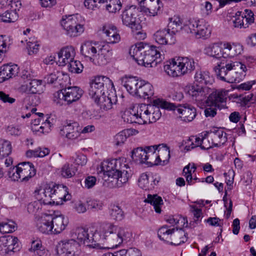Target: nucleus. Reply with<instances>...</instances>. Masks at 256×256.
Here are the masks:
<instances>
[{
    "mask_svg": "<svg viewBox=\"0 0 256 256\" xmlns=\"http://www.w3.org/2000/svg\"><path fill=\"white\" fill-rule=\"evenodd\" d=\"M173 228L165 225L160 228L158 231V236L159 238L168 243L170 241Z\"/></svg>",
    "mask_w": 256,
    "mask_h": 256,
    "instance_id": "a19ab883",
    "label": "nucleus"
},
{
    "mask_svg": "<svg viewBox=\"0 0 256 256\" xmlns=\"http://www.w3.org/2000/svg\"><path fill=\"white\" fill-rule=\"evenodd\" d=\"M228 92V90L224 89L216 90L209 95L206 101V104L208 106H218L220 109L224 108Z\"/></svg>",
    "mask_w": 256,
    "mask_h": 256,
    "instance_id": "ddd939ff",
    "label": "nucleus"
},
{
    "mask_svg": "<svg viewBox=\"0 0 256 256\" xmlns=\"http://www.w3.org/2000/svg\"><path fill=\"white\" fill-rule=\"evenodd\" d=\"M233 26L239 28H246L248 26L246 22H244V18L242 16V12H237L232 19Z\"/></svg>",
    "mask_w": 256,
    "mask_h": 256,
    "instance_id": "09e8293b",
    "label": "nucleus"
},
{
    "mask_svg": "<svg viewBox=\"0 0 256 256\" xmlns=\"http://www.w3.org/2000/svg\"><path fill=\"white\" fill-rule=\"evenodd\" d=\"M133 112H128L125 114L123 116L124 120L128 124H138V117L136 114L134 110Z\"/></svg>",
    "mask_w": 256,
    "mask_h": 256,
    "instance_id": "0e129e2a",
    "label": "nucleus"
},
{
    "mask_svg": "<svg viewBox=\"0 0 256 256\" xmlns=\"http://www.w3.org/2000/svg\"><path fill=\"white\" fill-rule=\"evenodd\" d=\"M82 94V90L79 88L68 87L56 92L54 94V101L60 105H63L64 102L70 104L78 100Z\"/></svg>",
    "mask_w": 256,
    "mask_h": 256,
    "instance_id": "9b49d317",
    "label": "nucleus"
},
{
    "mask_svg": "<svg viewBox=\"0 0 256 256\" xmlns=\"http://www.w3.org/2000/svg\"><path fill=\"white\" fill-rule=\"evenodd\" d=\"M166 34L164 28L157 30L154 34L153 38L156 42L162 45H166Z\"/></svg>",
    "mask_w": 256,
    "mask_h": 256,
    "instance_id": "6e6d98bb",
    "label": "nucleus"
},
{
    "mask_svg": "<svg viewBox=\"0 0 256 256\" xmlns=\"http://www.w3.org/2000/svg\"><path fill=\"white\" fill-rule=\"evenodd\" d=\"M21 6L19 0H0V9L2 10H18Z\"/></svg>",
    "mask_w": 256,
    "mask_h": 256,
    "instance_id": "4c0bfd02",
    "label": "nucleus"
},
{
    "mask_svg": "<svg viewBox=\"0 0 256 256\" xmlns=\"http://www.w3.org/2000/svg\"><path fill=\"white\" fill-rule=\"evenodd\" d=\"M160 146H147V157L146 161V164H148V166H156L160 164V160L158 152L157 149Z\"/></svg>",
    "mask_w": 256,
    "mask_h": 256,
    "instance_id": "cd10ccee",
    "label": "nucleus"
},
{
    "mask_svg": "<svg viewBox=\"0 0 256 256\" xmlns=\"http://www.w3.org/2000/svg\"><path fill=\"white\" fill-rule=\"evenodd\" d=\"M195 68L192 58L176 56L166 62L164 66V72L170 76L177 78L190 73Z\"/></svg>",
    "mask_w": 256,
    "mask_h": 256,
    "instance_id": "6e6552de",
    "label": "nucleus"
},
{
    "mask_svg": "<svg viewBox=\"0 0 256 256\" xmlns=\"http://www.w3.org/2000/svg\"><path fill=\"white\" fill-rule=\"evenodd\" d=\"M52 232L54 234H59L64 230L68 224V220L63 214H51Z\"/></svg>",
    "mask_w": 256,
    "mask_h": 256,
    "instance_id": "5701e85b",
    "label": "nucleus"
},
{
    "mask_svg": "<svg viewBox=\"0 0 256 256\" xmlns=\"http://www.w3.org/2000/svg\"><path fill=\"white\" fill-rule=\"evenodd\" d=\"M88 94L101 109L108 110L116 104L117 96L112 81L104 76H95L90 82Z\"/></svg>",
    "mask_w": 256,
    "mask_h": 256,
    "instance_id": "f03ea898",
    "label": "nucleus"
},
{
    "mask_svg": "<svg viewBox=\"0 0 256 256\" xmlns=\"http://www.w3.org/2000/svg\"><path fill=\"white\" fill-rule=\"evenodd\" d=\"M12 150V144L10 141L0 139V160L10 154Z\"/></svg>",
    "mask_w": 256,
    "mask_h": 256,
    "instance_id": "37998d69",
    "label": "nucleus"
},
{
    "mask_svg": "<svg viewBox=\"0 0 256 256\" xmlns=\"http://www.w3.org/2000/svg\"><path fill=\"white\" fill-rule=\"evenodd\" d=\"M51 214H42L35 218L36 226L37 230L44 234L53 233L52 224Z\"/></svg>",
    "mask_w": 256,
    "mask_h": 256,
    "instance_id": "f3484780",
    "label": "nucleus"
},
{
    "mask_svg": "<svg viewBox=\"0 0 256 256\" xmlns=\"http://www.w3.org/2000/svg\"><path fill=\"white\" fill-rule=\"evenodd\" d=\"M106 2V0H85L84 4L86 8L91 10L98 8L100 4Z\"/></svg>",
    "mask_w": 256,
    "mask_h": 256,
    "instance_id": "bf43d9fd",
    "label": "nucleus"
},
{
    "mask_svg": "<svg viewBox=\"0 0 256 256\" xmlns=\"http://www.w3.org/2000/svg\"><path fill=\"white\" fill-rule=\"evenodd\" d=\"M212 138L215 146L224 144L227 140L226 134L222 129H218L211 132Z\"/></svg>",
    "mask_w": 256,
    "mask_h": 256,
    "instance_id": "f704fd0d",
    "label": "nucleus"
},
{
    "mask_svg": "<svg viewBox=\"0 0 256 256\" xmlns=\"http://www.w3.org/2000/svg\"><path fill=\"white\" fill-rule=\"evenodd\" d=\"M142 80L138 79L136 76H125L121 78L122 84L130 94L136 96L141 86Z\"/></svg>",
    "mask_w": 256,
    "mask_h": 256,
    "instance_id": "aec40b11",
    "label": "nucleus"
},
{
    "mask_svg": "<svg viewBox=\"0 0 256 256\" xmlns=\"http://www.w3.org/2000/svg\"><path fill=\"white\" fill-rule=\"evenodd\" d=\"M167 28L175 34L183 30L188 34H192L197 38H206L210 36L212 32L210 25L204 18L190 20L182 26L181 18L176 16L168 18Z\"/></svg>",
    "mask_w": 256,
    "mask_h": 256,
    "instance_id": "20e7f679",
    "label": "nucleus"
},
{
    "mask_svg": "<svg viewBox=\"0 0 256 256\" xmlns=\"http://www.w3.org/2000/svg\"><path fill=\"white\" fill-rule=\"evenodd\" d=\"M184 91L193 100L200 102L205 98L208 94L209 89L208 87L194 83L186 86Z\"/></svg>",
    "mask_w": 256,
    "mask_h": 256,
    "instance_id": "4468645a",
    "label": "nucleus"
},
{
    "mask_svg": "<svg viewBox=\"0 0 256 256\" xmlns=\"http://www.w3.org/2000/svg\"><path fill=\"white\" fill-rule=\"evenodd\" d=\"M30 82L31 87L30 94H40L42 92V81L41 80L32 79Z\"/></svg>",
    "mask_w": 256,
    "mask_h": 256,
    "instance_id": "4d7b16f0",
    "label": "nucleus"
},
{
    "mask_svg": "<svg viewBox=\"0 0 256 256\" xmlns=\"http://www.w3.org/2000/svg\"><path fill=\"white\" fill-rule=\"evenodd\" d=\"M17 166L21 182H26L36 174V170L34 165L30 162L20 163Z\"/></svg>",
    "mask_w": 256,
    "mask_h": 256,
    "instance_id": "4be33fe9",
    "label": "nucleus"
},
{
    "mask_svg": "<svg viewBox=\"0 0 256 256\" xmlns=\"http://www.w3.org/2000/svg\"><path fill=\"white\" fill-rule=\"evenodd\" d=\"M86 202L82 200H78L74 202V210L75 212L78 214H83L86 212Z\"/></svg>",
    "mask_w": 256,
    "mask_h": 256,
    "instance_id": "052dcab7",
    "label": "nucleus"
},
{
    "mask_svg": "<svg viewBox=\"0 0 256 256\" xmlns=\"http://www.w3.org/2000/svg\"><path fill=\"white\" fill-rule=\"evenodd\" d=\"M138 4L150 16H155L160 12L163 4L160 0H137Z\"/></svg>",
    "mask_w": 256,
    "mask_h": 256,
    "instance_id": "a211bd4d",
    "label": "nucleus"
},
{
    "mask_svg": "<svg viewBox=\"0 0 256 256\" xmlns=\"http://www.w3.org/2000/svg\"><path fill=\"white\" fill-rule=\"evenodd\" d=\"M147 157V146L143 149L142 148H138L134 149L132 152V158L134 161L142 164L145 163Z\"/></svg>",
    "mask_w": 256,
    "mask_h": 256,
    "instance_id": "c9c22d12",
    "label": "nucleus"
},
{
    "mask_svg": "<svg viewBox=\"0 0 256 256\" xmlns=\"http://www.w3.org/2000/svg\"><path fill=\"white\" fill-rule=\"evenodd\" d=\"M74 234L78 241V244H84L88 246H92L95 245L94 242H96L94 240L95 232L92 234V236H90L88 230L83 228H77L74 232Z\"/></svg>",
    "mask_w": 256,
    "mask_h": 256,
    "instance_id": "b1692460",
    "label": "nucleus"
},
{
    "mask_svg": "<svg viewBox=\"0 0 256 256\" xmlns=\"http://www.w3.org/2000/svg\"><path fill=\"white\" fill-rule=\"evenodd\" d=\"M8 178L12 181L20 180V172L18 170V166L10 168L8 172Z\"/></svg>",
    "mask_w": 256,
    "mask_h": 256,
    "instance_id": "774afa93",
    "label": "nucleus"
},
{
    "mask_svg": "<svg viewBox=\"0 0 256 256\" xmlns=\"http://www.w3.org/2000/svg\"><path fill=\"white\" fill-rule=\"evenodd\" d=\"M19 68L16 64H4L0 68V83L12 78L18 72Z\"/></svg>",
    "mask_w": 256,
    "mask_h": 256,
    "instance_id": "bb28decb",
    "label": "nucleus"
},
{
    "mask_svg": "<svg viewBox=\"0 0 256 256\" xmlns=\"http://www.w3.org/2000/svg\"><path fill=\"white\" fill-rule=\"evenodd\" d=\"M206 54L216 59L224 58V46L222 42H212L207 44L204 48Z\"/></svg>",
    "mask_w": 256,
    "mask_h": 256,
    "instance_id": "393cba45",
    "label": "nucleus"
},
{
    "mask_svg": "<svg viewBox=\"0 0 256 256\" xmlns=\"http://www.w3.org/2000/svg\"><path fill=\"white\" fill-rule=\"evenodd\" d=\"M146 201L153 206L156 212L158 214L161 212L162 206L164 203L160 196L157 195H148Z\"/></svg>",
    "mask_w": 256,
    "mask_h": 256,
    "instance_id": "79ce46f5",
    "label": "nucleus"
},
{
    "mask_svg": "<svg viewBox=\"0 0 256 256\" xmlns=\"http://www.w3.org/2000/svg\"><path fill=\"white\" fill-rule=\"evenodd\" d=\"M166 34V44H173L176 42V36L174 32L170 29L164 28Z\"/></svg>",
    "mask_w": 256,
    "mask_h": 256,
    "instance_id": "338daca9",
    "label": "nucleus"
},
{
    "mask_svg": "<svg viewBox=\"0 0 256 256\" xmlns=\"http://www.w3.org/2000/svg\"><path fill=\"white\" fill-rule=\"evenodd\" d=\"M155 102L162 106L164 109L172 110L174 114L185 122L192 121L196 115V110L194 107L187 104H176L168 102L162 99H158Z\"/></svg>",
    "mask_w": 256,
    "mask_h": 256,
    "instance_id": "9d476101",
    "label": "nucleus"
},
{
    "mask_svg": "<svg viewBox=\"0 0 256 256\" xmlns=\"http://www.w3.org/2000/svg\"><path fill=\"white\" fill-rule=\"evenodd\" d=\"M154 95V88L149 82L142 80L136 96L144 99H150Z\"/></svg>",
    "mask_w": 256,
    "mask_h": 256,
    "instance_id": "c85d7f7f",
    "label": "nucleus"
},
{
    "mask_svg": "<svg viewBox=\"0 0 256 256\" xmlns=\"http://www.w3.org/2000/svg\"><path fill=\"white\" fill-rule=\"evenodd\" d=\"M26 48L30 55L36 54L40 48V44L35 38H30L26 40Z\"/></svg>",
    "mask_w": 256,
    "mask_h": 256,
    "instance_id": "a18cd8bd",
    "label": "nucleus"
},
{
    "mask_svg": "<svg viewBox=\"0 0 256 256\" xmlns=\"http://www.w3.org/2000/svg\"><path fill=\"white\" fill-rule=\"evenodd\" d=\"M18 239L11 236L0 238V254L4 255L9 252H15L18 247Z\"/></svg>",
    "mask_w": 256,
    "mask_h": 256,
    "instance_id": "6ab92c4d",
    "label": "nucleus"
},
{
    "mask_svg": "<svg viewBox=\"0 0 256 256\" xmlns=\"http://www.w3.org/2000/svg\"><path fill=\"white\" fill-rule=\"evenodd\" d=\"M242 16L244 19H246V22L249 27L250 25L252 24L254 22V15L253 12L248 9H246L242 12Z\"/></svg>",
    "mask_w": 256,
    "mask_h": 256,
    "instance_id": "680f3d73",
    "label": "nucleus"
},
{
    "mask_svg": "<svg viewBox=\"0 0 256 256\" xmlns=\"http://www.w3.org/2000/svg\"><path fill=\"white\" fill-rule=\"evenodd\" d=\"M50 150L46 148H38L34 150H29L26 152L28 158H43L50 154Z\"/></svg>",
    "mask_w": 256,
    "mask_h": 256,
    "instance_id": "ea45409f",
    "label": "nucleus"
},
{
    "mask_svg": "<svg viewBox=\"0 0 256 256\" xmlns=\"http://www.w3.org/2000/svg\"><path fill=\"white\" fill-rule=\"evenodd\" d=\"M171 240L169 244L172 245L178 246L185 242L187 240L186 233L182 228H173V231L171 236Z\"/></svg>",
    "mask_w": 256,
    "mask_h": 256,
    "instance_id": "473e14b6",
    "label": "nucleus"
},
{
    "mask_svg": "<svg viewBox=\"0 0 256 256\" xmlns=\"http://www.w3.org/2000/svg\"><path fill=\"white\" fill-rule=\"evenodd\" d=\"M136 114L138 117V124H146L148 119V113L149 105L144 104H139L134 107Z\"/></svg>",
    "mask_w": 256,
    "mask_h": 256,
    "instance_id": "c756f323",
    "label": "nucleus"
},
{
    "mask_svg": "<svg viewBox=\"0 0 256 256\" xmlns=\"http://www.w3.org/2000/svg\"><path fill=\"white\" fill-rule=\"evenodd\" d=\"M58 64L60 66H65L74 58L76 50L72 46L62 48L58 53Z\"/></svg>",
    "mask_w": 256,
    "mask_h": 256,
    "instance_id": "412c9836",
    "label": "nucleus"
},
{
    "mask_svg": "<svg viewBox=\"0 0 256 256\" xmlns=\"http://www.w3.org/2000/svg\"><path fill=\"white\" fill-rule=\"evenodd\" d=\"M110 215L114 220H121L124 217L122 209L120 206L116 204L111 206Z\"/></svg>",
    "mask_w": 256,
    "mask_h": 256,
    "instance_id": "8fccbe9b",
    "label": "nucleus"
},
{
    "mask_svg": "<svg viewBox=\"0 0 256 256\" xmlns=\"http://www.w3.org/2000/svg\"><path fill=\"white\" fill-rule=\"evenodd\" d=\"M195 82L202 84H211L212 81V78L210 76V73L206 71H197L194 76Z\"/></svg>",
    "mask_w": 256,
    "mask_h": 256,
    "instance_id": "58836bf2",
    "label": "nucleus"
},
{
    "mask_svg": "<svg viewBox=\"0 0 256 256\" xmlns=\"http://www.w3.org/2000/svg\"><path fill=\"white\" fill-rule=\"evenodd\" d=\"M75 174V169L72 164H65L62 168L61 174L64 178H71Z\"/></svg>",
    "mask_w": 256,
    "mask_h": 256,
    "instance_id": "13d9d810",
    "label": "nucleus"
},
{
    "mask_svg": "<svg viewBox=\"0 0 256 256\" xmlns=\"http://www.w3.org/2000/svg\"><path fill=\"white\" fill-rule=\"evenodd\" d=\"M42 203L38 200L33 202L28 206V210L30 214H36L42 209Z\"/></svg>",
    "mask_w": 256,
    "mask_h": 256,
    "instance_id": "69168bd1",
    "label": "nucleus"
},
{
    "mask_svg": "<svg viewBox=\"0 0 256 256\" xmlns=\"http://www.w3.org/2000/svg\"><path fill=\"white\" fill-rule=\"evenodd\" d=\"M196 169V166L194 163L189 164L186 166L183 170V175L186 178L188 184L190 185L194 184L196 182H200L196 176H192Z\"/></svg>",
    "mask_w": 256,
    "mask_h": 256,
    "instance_id": "72a5a7b5",
    "label": "nucleus"
},
{
    "mask_svg": "<svg viewBox=\"0 0 256 256\" xmlns=\"http://www.w3.org/2000/svg\"><path fill=\"white\" fill-rule=\"evenodd\" d=\"M106 181L114 182V186L120 188L126 184L131 176V170L124 158L108 160L100 164Z\"/></svg>",
    "mask_w": 256,
    "mask_h": 256,
    "instance_id": "7ed1b4c3",
    "label": "nucleus"
},
{
    "mask_svg": "<svg viewBox=\"0 0 256 256\" xmlns=\"http://www.w3.org/2000/svg\"><path fill=\"white\" fill-rule=\"evenodd\" d=\"M122 4L120 0H110L106 4V10L112 13H115L120 10Z\"/></svg>",
    "mask_w": 256,
    "mask_h": 256,
    "instance_id": "5fc2aeb1",
    "label": "nucleus"
},
{
    "mask_svg": "<svg viewBox=\"0 0 256 256\" xmlns=\"http://www.w3.org/2000/svg\"><path fill=\"white\" fill-rule=\"evenodd\" d=\"M158 99L159 98H156L154 100L153 102L154 105L149 104L148 112L152 113V117H151L150 116H148V122H154L156 120H158L161 116L162 114L160 111V107H161L163 108H164L155 102L156 100Z\"/></svg>",
    "mask_w": 256,
    "mask_h": 256,
    "instance_id": "e433bc0d",
    "label": "nucleus"
},
{
    "mask_svg": "<svg viewBox=\"0 0 256 256\" xmlns=\"http://www.w3.org/2000/svg\"><path fill=\"white\" fill-rule=\"evenodd\" d=\"M202 142V138L192 136L185 142L184 149L188 151L196 147L200 146Z\"/></svg>",
    "mask_w": 256,
    "mask_h": 256,
    "instance_id": "c03bdc74",
    "label": "nucleus"
},
{
    "mask_svg": "<svg viewBox=\"0 0 256 256\" xmlns=\"http://www.w3.org/2000/svg\"><path fill=\"white\" fill-rule=\"evenodd\" d=\"M138 133L136 129H124L116 134L114 137V144L116 146H120L124 144L126 138Z\"/></svg>",
    "mask_w": 256,
    "mask_h": 256,
    "instance_id": "2f4dec72",
    "label": "nucleus"
},
{
    "mask_svg": "<svg viewBox=\"0 0 256 256\" xmlns=\"http://www.w3.org/2000/svg\"><path fill=\"white\" fill-rule=\"evenodd\" d=\"M138 14V8L135 6H132L126 8L121 14L123 24L130 28L132 32L134 30H142V28Z\"/></svg>",
    "mask_w": 256,
    "mask_h": 256,
    "instance_id": "f8f14e48",
    "label": "nucleus"
},
{
    "mask_svg": "<svg viewBox=\"0 0 256 256\" xmlns=\"http://www.w3.org/2000/svg\"><path fill=\"white\" fill-rule=\"evenodd\" d=\"M224 46V58H233L242 54L243 46L238 43L225 42Z\"/></svg>",
    "mask_w": 256,
    "mask_h": 256,
    "instance_id": "a878e982",
    "label": "nucleus"
},
{
    "mask_svg": "<svg viewBox=\"0 0 256 256\" xmlns=\"http://www.w3.org/2000/svg\"><path fill=\"white\" fill-rule=\"evenodd\" d=\"M67 64L68 70L72 73L80 74L83 70L84 67L80 62L74 58Z\"/></svg>",
    "mask_w": 256,
    "mask_h": 256,
    "instance_id": "603ef678",
    "label": "nucleus"
},
{
    "mask_svg": "<svg viewBox=\"0 0 256 256\" xmlns=\"http://www.w3.org/2000/svg\"><path fill=\"white\" fill-rule=\"evenodd\" d=\"M16 228V223L12 220L0 222V232L2 234L12 232Z\"/></svg>",
    "mask_w": 256,
    "mask_h": 256,
    "instance_id": "3c124183",
    "label": "nucleus"
},
{
    "mask_svg": "<svg viewBox=\"0 0 256 256\" xmlns=\"http://www.w3.org/2000/svg\"><path fill=\"white\" fill-rule=\"evenodd\" d=\"M157 151L158 152V154L160 160V164L164 165L167 164L170 158V149L166 146H164L162 148H158Z\"/></svg>",
    "mask_w": 256,
    "mask_h": 256,
    "instance_id": "864d4df0",
    "label": "nucleus"
},
{
    "mask_svg": "<svg viewBox=\"0 0 256 256\" xmlns=\"http://www.w3.org/2000/svg\"><path fill=\"white\" fill-rule=\"evenodd\" d=\"M138 185L142 189L146 190L149 188L148 176L146 174H142L138 180Z\"/></svg>",
    "mask_w": 256,
    "mask_h": 256,
    "instance_id": "e2e57ef3",
    "label": "nucleus"
},
{
    "mask_svg": "<svg viewBox=\"0 0 256 256\" xmlns=\"http://www.w3.org/2000/svg\"><path fill=\"white\" fill-rule=\"evenodd\" d=\"M48 185L46 184L36 188L34 192V196L37 200L44 204V200L46 198V194H49L50 192L48 189Z\"/></svg>",
    "mask_w": 256,
    "mask_h": 256,
    "instance_id": "de8ad7c7",
    "label": "nucleus"
},
{
    "mask_svg": "<svg viewBox=\"0 0 256 256\" xmlns=\"http://www.w3.org/2000/svg\"><path fill=\"white\" fill-rule=\"evenodd\" d=\"M131 236V234L125 229L105 222L96 230L94 240L98 242H106L112 248H116L124 242H127Z\"/></svg>",
    "mask_w": 256,
    "mask_h": 256,
    "instance_id": "39448f33",
    "label": "nucleus"
},
{
    "mask_svg": "<svg viewBox=\"0 0 256 256\" xmlns=\"http://www.w3.org/2000/svg\"><path fill=\"white\" fill-rule=\"evenodd\" d=\"M214 70L220 80L229 83H238L244 78L248 69L240 62L226 60L218 64Z\"/></svg>",
    "mask_w": 256,
    "mask_h": 256,
    "instance_id": "423d86ee",
    "label": "nucleus"
},
{
    "mask_svg": "<svg viewBox=\"0 0 256 256\" xmlns=\"http://www.w3.org/2000/svg\"><path fill=\"white\" fill-rule=\"evenodd\" d=\"M78 244L74 238L60 241L57 246L59 256H74Z\"/></svg>",
    "mask_w": 256,
    "mask_h": 256,
    "instance_id": "2eb2a0df",
    "label": "nucleus"
},
{
    "mask_svg": "<svg viewBox=\"0 0 256 256\" xmlns=\"http://www.w3.org/2000/svg\"><path fill=\"white\" fill-rule=\"evenodd\" d=\"M6 12L0 14V22H13L16 21L18 18V14L16 10H11V12H8L9 10H6Z\"/></svg>",
    "mask_w": 256,
    "mask_h": 256,
    "instance_id": "49530a36",
    "label": "nucleus"
},
{
    "mask_svg": "<svg viewBox=\"0 0 256 256\" xmlns=\"http://www.w3.org/2000/svg\"><path fill=\"white\" fill-rule=\"evenodd\" d=\"M92 129H60V134L69 140H75L80 137L82 134L91 132Z\"/></svg>",
    "mask_w": 256,
    "mask_h": 256,
    "instance_id": "7c9ffc66",
    "label": "nucleus"
},
{
    "mask_svg": "<svg viewBox=\"0 0 256 256\" xmlns=\"http://www.w3.org/2000/svg\"><path fill=\"white\" fill-rule=\"evenodd\" d=\"M130 54L138 64L146 67L152 66L154 62H160L161 54L154 46H149L143 42H139L131 46Z\"/></svg>",
    "mask_w": 256,
    "mask_h": 256,
    "instance_id": "0eeeda50",
    "label": "nucleus"
},
{
    "mask_svg": "<svg viewBox=\"0 0 256 256\" xmlns=\"http://www.w3.org/2000/svg\"><path fill=\"white\" fill-rule=\"evenodd\" d=\"M102 34L106 38V42L101 44L86 42L82 45L80 52L94 64H106L113 55L112 44H116L120 40L117 28L111 24H106L102 28Z\"/></svg>",
    "mask_w": 256,
    "mask_h": 256,
    "instance_id": "f257e3e1",
    "label": "nucleus"
},
{
    "mask_svg": "<svg viewBox=\"0 0 256 256\" xmlns=\"http://www.w3.org/2000/svg\"><path fill=\"white\" fill-rule=\"evenodd\" d=\"M49 194H46V198L44 200V204H58L60 202L58 200H62L65 198V194L66 192V187H50L48 186V187Z\"/></svg>",
    "mask_w": 256,
    "mask_h": 256,
    "instance_id": "dca6fc26",
    "label": "nucleus"
},
{
    "mask_svg": "<svg viewBox=\"0 0 256 256\" xmlns=\"http://www.w3.org/2000/svg\"><path fill=\"white\" fill-rule=\"evenodd\" d=\"M60 24L66 34L71 38L78 36L84 31L85 19L78 14L63 16Z\"/></svg>",
    "mask_w": 256,
    "mask_h": 256,
    "instance_id": "1a4fd4ad",
    "label": "nucleus"
}]
</instances>
